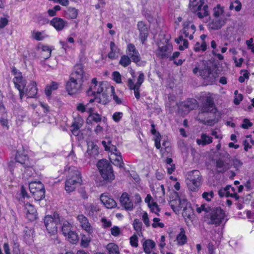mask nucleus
Returning a JSON list of instances; mask_svg holds the SVG:
<instances>
[{
    "mask_svg": "<svg viewBox=\"0 0 254 254\" xmlns=\"http://www.w3.org/2000/svg\"><path fill=\"white\" fill-rule=\"evenodd\" d=\"M109 87L108 83L97 82L96 78L92 79L89 89L87 91V96L93 97L89 99V103L92 104L94 101L105 105L109 102V96L107 91Z\"/></svg>",
    "mask_w": 254,
    "mask_h": 254,
    "instance_id": "obj_1",
    "label": "nucleus"
},
{
    "mask_svg": "<svg viewBox=\"0 0 254 254\" xmlns=\"http://www.w3.org/2000/svg\"><path fill=\"white\" fill-rule=\"evenodd\" d=\"M84 81V71L81 65L74 66L73 72L66 84V90L69 95H74L80 91Z\"/></svg>",
    "mask_w": 254,
    "mask_h": 254,
    "instance_id": "obj_2",
    "label": "nucleus"
},
{
    "mask_svg": "<svg viewBox=\"0 0 254 254\" xmlns=\"http://www.w3.org/2000/svg\"><path fill=\"white\" fill-rule=\"evenodd\" d=\"M64 171L67 178L65 183V190L67 192H70L81 184L82 180L81 173L76 167L68 165L65 167Z\"/></svg>",
    "mask_w": 254,
    "mask_h": 254,
    "instance_id": "obj_3",
    "label": "nucleus"
},
{
    "mask_svg": "<svg viewBox=\"0 0 254 254\" xmlns=\"http://www.w3.org/2000/svg\"><path fill=\"white\" fill-rule=\"evenodd\" d=\"M198 72L200 76L209 83L214 82L217 76V74L208 65L206 61H202L200 63L197 64L193 69V73L196 74Z\"/></svg>",
    "mask_w": 254,
    "mask_h": 254,
    "instance_id": "obj_4",
    "label": "nucleus"
},
{
    "mask_svg": "<svg viewBox=\"0 0 254 254\" xmlns=\"http://www.w3.org/2000/svg\"><path fill=\"white\" fill-rule=\"evenodd\" d=\"M61 218L58 213H55L53 215H47L44 219V223L47 230L51 235L56 234L60 224H61Z\"/></svg>",
    "mask_w": 254,
    "mask_h": 254,
    "instance_id": "obj_5",
    "label": "nucleus"
},
{
    "mask_svg": "<svg viewBox=\"0 0 254 254\" xmlns=\"http://www.w3.org/2000/svg\"><path fill=\"white\" fill-rule=\"evenodd\" d=\"M202 177L198 170H194L188 173L187 184L190 190L196 191L201 185Z\"/></svg>",
    "mask_w": 254,
    "mask_h": 254,
    "instance_id": "obj_6",
    "label": "nucleus"
},
{
    "mask_svg": "<svg viewBox=\"0 0 254 254\" xmlns=\"http://www.w3.org/2000/svg\"><path fill=\"white\" fill-rule=\"evenodd\" d=\"M207 216L210 219L208 223L209 224H215L218 226L222 222L225 216V213L221 207H217L212 208Z\"/></svg>",
    "mask_w": 254,
    "mask_h": 254,
    "instance_id": "obj_7",
    "label": "nucleus"
},
{
    "mask_svg": "<svg viewBox=\"0 0 254 254\" xmlns=\"http://www.w3.org/2000/svg\"><path fill=\"white\" fill-rule=\"evenodd\" d=\"M12 73L14 75L13 82L15 86L19 90L20 98L22 99L24 95V89L26 84V80L23 79L21 72L15 68H12Z\"/></svg>",
    "mask_w": 254,
    "mask_h": 254,
    "instance_id": "obj_8",
    "label": "nucleus"
},
{
    "mask_svg": "<svg viewBox=\"0 0 254 254\" xmlns=\"http://www.w3.org/2000/svg\"><path fill=\"white\" fill-rule=\"evenodd\" d=\"M29 190L34 199L39 201L45 196V189L43 185L40 181L31 182L29 184Z\"/></svg>",
    "mask_w": 254,
    "mask_h": 254,
    "instance_id": "obj_9",
    "label": "nucleus"
},
{
    "mask_svg": "<svg viewBox=\"0 0 254 254\" xmlns=\"http://www.w3.org/2000/svg\"><path fill=\"white\" fill-rule=\"evenodd\" d=\"M97 166L103 180H108L111 173L110 162L106 159H102L98 162Z\"/></svg>",
    "mask_w": 254,
    "mask_h": 254,
    "instance_id": "obj_10",
    "label": "nucleus"
},
{
    "mask_svg": "<svg viewBox=\"0 0 254 254\" xmlns=\"http://www.w3.org/2000/svg\"><path fill=\"white\" fill-rule=\"evenodd\" d=\"M217 112V110L215 106L213 99L209 96L207 97L199 108V114L207 113H212L216 114Z\"/></svg>",
    "mask_w": 254,
    "mask_h": 254,
    "instance_id": "obj_11",
    "label": "nucleus"
},
{
    "mask_svg": "<svg viewBox=\"0 0 254 254\" xmlns=\"http://www.w3.org/2000/svg\"><path fill=\"white\" fill-rule=\"evenodd\" d=\"M15 159L17 162L24 164L26 166L27 168L25 171V173L28 175V172H31L33 169L29 167V160L26 151L24 150H18L16 154Z\"/></svg>",
    "mask_w": 254,
    "mask_h": 254,
    "instance_id": "obj_12",
    "label": "nucleus"
},
{
    "mask_svg": "<svg viewBox=\"0 0 254 254\" xmlns=\"http://www.w3.org/2000/svg\"><path fill=\"white\" fill-rule=\"evenodd\" d=\"M127 54L131 59L132 61L138 64L140 61V55L136 50L135 46L132 44H128L127 48Z\"/></svg>",
    "mask_w": 254,
    "mask_h": 254,
    "instance_id": "obj_13",
    "label": "nucleus"
},
{
    "mask_svg": "<svg viewBox=\"0 0 254 254\" xmlns=\"http://www.w3.org/2000/svg\"><path fill=\"white\" fill-rule=\"evenodd\" d=\"M23 212L26 218L30 221H34L36 219L37 213L34 206L29 202L25 203Z\"/></svg>",
    "mask_w": 254,
    "mask_h": 254,
    "instance_id": "obj_14",
    "label": "nucleus"
},
{
    "mask_svg": "<svg viewBox=\"0 0 254 254\" xmlns=\"http://www.w3.org/2000/svg\"><path fill=\"white\" fill-rule=\"evenodd\" d=\"M187 200L186 199H181L179 197L171 200L169 204L172 209L176 213H179L182 208H183L186 204H187Z\"/></svg>",
    "mask_w": 254,
    "mask_h": 254,
    "instance_id": "obj_15",
    "label": "nucleus"
},
{
    "mask_svg": "<svg viewBox=\"0 0 254 254\" xmlns=\"http://www.w3.org/2000/svg\"><path fill=\"white\" fill-rule=\"evenodd\" d=\"M90 104H87V112L89 113V116L87 119L86 123L88 125H92L94 123H97L101 121V118L98 114L94 113V108L90 106Z\"/></svg>",
    "mask_w": 254,
    "mask_h": 254,
    "instance_id": "obj_16",
    "label": "nucleus"
},
{
    "mask_svg": "<svg viewBox=\"0 0 254 254\" xmlns=\"http://www.w3.org/2000/svg\"><path fill=\"white\" fill-rule=\"evenodd\" d=\"M112 164L115 166L122 169L124 167V163L120 152H118L117 148L112 145Z\"/></svg>",
    "mask_w": 254,
    "mask_h": 254,
    "instance_id": "obj_17",
    "label": "nucleus"
},
{
    "mask_svg": "<svg viewBox=\"0 0 254 254\" xmlns=\"http://www.w3.org/2000/svg\"><path fill=\"white\" fill-rule=\"evenodd\" d=\"M190 22L189 21L184 22L183 28L180 32L184 34L186 37H189L190 39L191 40L193 38V34L195 31L196 27L193 24L190 26Z\"/></svg>",
    "mask_w": 254,
    "mask_h": 254,
    "instance_id": "obj_18",
    "label": "nucleus"
},
{
    "mask_svg": "<svg viewBox=\"0 0 254 254\" xmlns=\"http://www.w3.org/2000/svg\"><path fill=\"white\" fill-rule=\"evenodd\" d=\"M198 106L196 100L190 98L182 102L180 105V108L185 112L188 113L191 110H194Z\"/></svg>",
    "mask_w": 254,
    "mask_h": 254,
    "instance_id": "obj_19",
    "label": "nucleus"
},
{
    "mask_svg": "<svg viewBox=\"0 0 254 254\" xmlns=\"http://www.w3.org/2000/svg\"><path fill=\"white\" fill-rule=\"evenodd\" d=\"M172 50V46L169 44H167L165 46L160 47L156 51V56L161 59H166L169 57Z\"/></svg>",
    "mask_w": 254,
    "mask_h": 254,
    "instance_id": "obj_20",
    "label": "nucleus"
},
{
    "mask_svg": "<svg viewBox=\"0 0 254 254\" xmlns=\"http://www.w3.org/2000/svg\"><path fill=\"white\" fill-rule=\"evenodd\" d=\"M77 219L79 222L81 228L85 230L89 235L93 232V229L89 223L87 218L83 215H79L77 217Z\"/></svg>",
    "mask_w": 254,
    "mask_h": 254,
    "instance_id": "obj_21",
    "label": "nucleus"
},
{
    "mask_svg": "<svg viewBox=\"0 0 254 254\" xmlns=\"http://www.w3.org/2000/svg\"><path fill=\"white\" fill-rule=\"evenodd\" d=\"M138 30L139 31V38L142 44L147 40L148 35V30L146 25L142 21L137 23Z\"/></svg>",
    "mask_w": 254,
    "mask_h": 254,
    "instance_id": "obj_22",
    "label": "nucleus"
},
{
    "mask_svg": "<svg viewBox=\"0 0 254 254\" xmlns=\"http://www.w3.org/2000/svg\"><path fill=\"white\" fill-rule=\"evenodd\" d=\"M50 24L57 31H61L67 26V22L60 17H55L50 21Z\"/></svg>",
    "mask_w": 254,
    "mask_h": 254,
    "instance_id": "obj_23",
    "label": "nucleus"
},
{
    "mask_svg": "<svg viewBox=\"0 0 254 254\" xmlns=\"http://www.w3.org/2000/svg\"><path fill=\"white\" fill-rule=\"evenodd\" d=\"M120 201L122 205L124 207L126 210L131 211L133 210V204L130 200L128 194L127 192H124L120 197Z\"/></svg>",
    "mask_w": 254,
    "mask_h": 254,
    "instance_id": "obj_24",
    "label": "nucleus"
},
{
    "mask_svg": "<svg viewBox=\"0 0 254 254\" xmlns=\"http://www.w3.org/2000/svg\"><path fill=\"white\" fill-rule=\"evenodd\" d=\"M37 90L36 82L32 81L24 89V94H25L28 97H34L36 95Z\"/></svg>",
    "mask_w": 254,
    "mask_h": 254,
    "instance_id": "obj_25",
    "label": "nucleus"
},
{
    "mask_svg": "<svg viewBox=\"0 0 254 254\" xmlns=\"http://www.w3.org/2000/svg\"><path fill=\"white\" fill-rule=\"evenodd\" d=\"M83 124V120L82 118L79 117L74 119V121L71 126V131L75 136H77L79 133V128L81 127Z\"/></svg>",
    "mask_w": 254,
    "mask_h": 254,
    "instance_id": "obj_26",
    "label": "nucleus"
},
{
    "mask_svg": "<svg viewBox=\"0 0 254 254\" xmlns=\"http://www.w3.org/2000/svg\"><path fill=\"white\" fill-rule=\"evenodd\" d=\"M37 49L41 53V58L47 59L50 57L52 49L48 46L39 45Z\"/></svg>",
    "mask_w": 254,
    "mask_h": 254,
    "instance_id": "obj_27",
    "label": "nucleus"
},
{
    "mask_svg": "<svg viewBox=\"0 0 254 254\" xmlns=\"http://www.w3.org/2000/svg\"><path fill=\"white\" fill-rule=\"evenodd\" d=\"M87 153L91 157H95L98 154V147L93 141L87 142Z\"/></svg>",
    "mask_w": 254,
    "mask_h": 254,
    "instance_id": "obj_28",
    "label": "nucleus"
},
{
    "mask_svg": "<svg viewBox=\"0 0 254 254\" xmlns=\"http://www.w3.org/2000/svg\"><path fill=\"white\" fill-rule=\"evenodd\" d=\"M61 224H60L59 228H61V231L64 235L67 234V233L71 231V224L64 218H61Z\"/></svg>",
    "mask_w": 254,
    "mask_h": 254,
    "instance_id": "obj_29",
    "label": "nucleus"
},
{
    "mask_svg": "<svg viewBox=\"0 0 254 254\" xmlns=\"http://www.w3.org/2000/svg\"><path fill=\"white\" fill-rule=\"evenodd\" d=\"M216 167L217 168V172L219 173H224L229 168L228 164L225 163L221 159L216 160Z\"/></svg>",
    "mask_w": 254,
    "mask_h": 254,
    "instance_id": "obj_30",
    "label": "nucleus"
},
{
    "mask_svg": "<svg viewBox=\"0 0 254 254\" xmlns=\"http://www.w3.org/2000/svg\"><path fill=\"white\" fill-rule=\"evenodd\" d=\"M202 5L199 4L195 7L194 12H196V15L199 18H202L208 15V6L205 5L203 8H201Z\"/></svg>",
    "mask_w": 254,
    "mask_h": 254,
    "instance_id": "obj_31",
    "label": "nucleus"
},
{
    "mask_svg": "<svg viewBox=\"0 0 254 254\" xmlns=\"http://www.w3.org/2000/svg\"><path fill=\"white\" fill-rule=\"evenodd\" d=\"M176 240L178 242V245L179 246H183L187 242V237L186 235V232L183 228H180V232L177 236Z\"/></svg>",
    "mask_w": 254,
    "mask_h": 254,
    "instance_id": "obj_32",
    "label": "nucleus"
},
{
    "mask_svg": "<svg viewBox=\"0 0 254 254\" xmlns=\"http://www.w3.org/2000/svg\"><path fill=\"white\" fill-rule=\"evenodd\" d=\"M100 200L105 207L108 209L111 208V198L109 193L102 194L100 196Z\"/></svg>",
    "mask_w": 254,
    "mask_h": 254,
    "instance_id": "obj_33",
    "label": "nucleus"
},
{
    "mask_svg": "<svg viewBox=\"0 0 254 254\" xmlns=\"http://www.w3.org/2000/svg\"><path fill=\"white\" fill-rule=\"evenodd\" d=\"M212 142V138L205 133L201 134V138L196 140V142L198 145H202L203 146L209 144Z\"/></svg>",
    "mask_w": 254,
    "mask_h": 254,
    "instance_id": "obj_34",
    "label": "nucleus"
},
{
    "mask_svg": "<svg viewBox=\"0 0 254 254\" xmlns=\"http://www.w3.org/2000/svg\"><path fill=\"white\" fill-rule=\"evenodd\" d=\"M226 22L225 19H218L213 21L209 23V28L213 30H218L225 25Z\"/></svg>",
    "mask_w": 254,
    "mask_h": 254,
    "instance_id": "obj_35",
    "label": "nucleus"
},
{
    "mask_svg": "<svg viewBox=\"0 0 254 254\" xmlns=\"http://www.w3.org/2000/svg\"><path fill=\"white\" fill-rule=\"evenodd\" d=\"M155 246V243L150 239L146 240L143 244L144 251L147 254L151 253L152 249Z\"/></svg>",
    "mask_w": 254,
    "mask_h": 254,
    "instance_id": "obj_36",
    "label": "nucleus"
},
{
    "mask_svg": "<svg viewBox=\"0 0 254 254\" xmlns=\"http://www.w3.org/2000/svg\"><path fill=\"white\" fill-rule=\"evenodd\" d=\"M64 236L68 241L72 244H76L78 242V236L74 231H71Z\"/></svg>",
    "mask_w": 254,
    "mask_h": 254,
    "instance_id": "obj_37",
    "label": "nucleus"
},
{
    "mask_svg": "<svg viewBox=\"0 0 254 254\" xmlns=\"http://www.w3.org/2000/svg\"><path fill=\"white\" fill-rule=\"evenodd\" d=\"M59 87V83L53 81L50 84L47 85L45 89V92L47 96L50 97L53 91L57 89Z\"/></svg>",
    "mask_w": 254,
    "mask_h": 254,
    "instance_id": "obj_38",
    "label": "nucleus"
},
{
    "mask_svg": "<svg viewBox=\"0 0 254 254\" xmlns=\"http://www.w3.org/2000/svg\"><path fill=\"white\" fill-rule=\"evenodd\" d=\"M127 86L130 90H134V94L135 98L137 99H139L140 94H139V89L140 87H137V86H134V82L130 78H129L128 79Z\"/></svg>",
    "mask_w": 254,
    "mask_h": 254,
    "instance_id": "obj_39",
    "label": "nucleus"
},
{
    "mask_svg": "<svg viewBox=\"0 0 254 254\" xmlns=\"http://www.w3.org/2000/svg\"><path fill=\"white\" fill-rule=\"evenodd\" d=\"M32 37L37 41H42L48 37L45 31H34L32 32Z\"/></svg>",
    "mask_w": 254,
    "mask_h": 254,
    "instance_id": "obj_40",
    "label": "nucleus"
},
{
    "mask_svg": "<svg viewBox=\"0 0 254 254\" xmlns=\"http://www.w3.org/2000/svg\"><path fill=\"white\" fill-rule=\"evenodd\" d=\"M24 233V238L25 241L28 242L32 241L34 236V230L32 228L25 227Z\"/></svg>",
    "mask_w": 254,
    "mask_h": 254,
    "instance_id": "obj_41",
    "label": "nucleus"
},
{
    "mask_svg": "<svg viewBox=\"0 0 254 254\" xmlns=\"http://www.w3.org/2000/svg\"><path fill=\"white\" fill-rule=\"evenodd\" d=\"M182 215L184 217L188 218H190L191 216L193 215L192 209L188 202L183 207Z\"/></svg>",
    "mask_w": 254,
    "mask_h": 254,
    "instance_id": "obj_42",
    "label": "nucleus"
},
{
    "mask_svg": "<svg viewBox=\"0 0 254 254\" xmlns=\"http://www.w3.org/2000/svg\"><path fill=\"white\" fill-rule=\"evenodd\" d=\"M98 210V206L93 204H87L85 206L86 212L90 216L93 215L94 213L96 212Z\"/></svg>",
    "mask_w": 254,
    "mask_h": 254,
    "instance_id": "obj_43",
    "label": "nucleus"
},
{
    "mask_svg": "<svg viewBox=\"0 0 254 254\" xmlns=\"http://www.w3.org/2000/svg\"><path fill=\"white\" fill-rule=\"evenodd\" d=\"M67 17L70 19H75L78 15V10L74 7H69L65 12Z\"/></svg>",
    "mask_w": 254,
    "mask_h": 254,
    "instance_id": "obj_44",
    "label": "nucleus"
},
{
    "mask_svg": "<svg viewBox=\"0 0 254 254\" xmlns=\"http://www.w3.org/2000/svg\"><path fill=\"white\" fill-rule=\"evenodd\" d=\"M152 196L150 194H148L147 195L145 198V202L148 203V205L150 207L152 210H153L154 208L156 209V211L159 212L160 208H159L156 202H153L152 205L150 203L151 200L152 199Z\"/></svg>",
    "mask_w": 254,
    "mask_h": 254,
    "instance_id": "obj_45",
    "label": "nucleus"
},
{
    "mask_svg": "<svg viewBox=\"0 0 254 254\" xmlns=\"http://www.w3.org/2000/svg\"><path fill=\"white\" fill-rule=\"evenodd\" d=\"M131 61V59L127 55H124L121 57L119 63L122 66L127 67L130 64Z\"/></svg>",
    "mask_w": 254,
    "mask_h": 254,
    "instance_id": "obj_46",
    "label": "nucleus"
},
{
    "mask_svg": "<svg viewBox=\"0 0 254 254\" xmlns=\"http://www.w3.org/2000/svg\"><path fill=\"white\" fill-rule=\"evenodd\" d=\"M91 240V237L89 236H86L85 235H82L81 240V246L82 247L86 248L88 246L89 243Z\"/></svg>",
    "mask_w": 254,
    "mask_h": 254,
    "instance_id": "obj_47",
    "label": "nucleus"
},
{
    "mask_svg": "<svg viewBox=\"0 0 254 254\" xmlns=\"http://www.w3.org/2000/svg\"><path fill=\"white\" fill-rule=\"evenodd\" d=\"M0 123L3 127H5L7 129L9 128L6 112H4L2 116L0 117Z\"/></svg>",
    "mask_w": 254,
    "mask_h": 254,
    "instance_id": "obj_48",
    "label": "nucleus"
},
{
    "mask_svg": "<svg viewBox=\"0 0 254 254\" xmlns=\"http://www.w3.org/2000/svg\"><path fill=\"white\" fill-rule=\"evenodd\" d=\"M213 196L214 193L212 190L208 192H204L202 194V198L207 201H210Z\"/></svg>",
    "mask_w": 254,
    "mask_h": 254,
    "instance_id": "obj_49",
    "label": "nucleus"
},
{
    "mask_svg": "<svg viewBox=\"0 0 254 254\" xmlns=\"http://www.w3.org/2000/svg\"><path fill=\"white\" fill-rule=\"evenodd\" d=\"M112 76H113V79L117 83H121L122 82V76L118 71L113 72L112 73Z\"/></svg>",
    "mask_w": 254,
    "mask_h": 254,
    "instance_id": "obj_50",
    "label": "nucleus"
},
{
    "mask_svg": "<svg viewBox=\"0 0 254 254\" xmlns=\"http://www.w3.org/2000/svg\"><path fill=\"white\" fill-rule=\"evenodd\" d=\"M142 223L139 219H135L133 221V226L134 230L136 231H141Z\"/></svg>",
    "mask_w": 254,
    "mask_h": 254,
    "instance_id": "obj_51",
    "label": "nucleus"
},
{
    "mask_svg": "<svg viewBox=\"0 0 254 254\" xmlns=\"http://www.w3.org/2000/svg\"><path fill=\"white\" fill-rule=\"evenodd\" d=\"M123 116V113L122 112H116L112 116V119L115 122L118 123L122 119Z\"/></svg>",
    "mask_w": 254,
    "mask_h": 254,
    "instance_id": "obj_52",
    "label": "nucleus"
},
{
    "mask_svg": "<svg viewBox=\"0 0 254 254\" xmlns=\"http://www.w3.org/2000/svg\"><path fill=\"white\" fill-rule=\"evenodd\" d=\"M213 10V15L216 17H219L223 12V8L220 6V4H218L216 7L214 8Z\"/></svg>",
    "mask_w": 254,
    "mask_h": 254,
    "instance_id": "obj_53",
    "label": "nucleus"
},
{
    "mask_svg": "<svg viewBox=\"0 0 254 254\" xmlns=\"http://www.w3.org/2000/svg\"><path fill=\"white\" fill-rule=\"evenodd\" d=\"M211 209L212 208L209 206L205 207V205L203 204L200 207L197 208L196 211L199 213H201L202 211H204L209 214Z\"/></svg>",
    "mask_w": 254,
    "mask_h": 254,
    "instance_id": "obj_54",
    "label": "nucleus"
},
{
    "mask_svg": "<svg viewBox=\"0 0 254 254\" xmlns=\"http://www.w3.org/2000/svg\"><path fill=\"white\" fill-rule=\"evenodd\" d=\"M198 121L203 124V125H210V126H212L213 125H214L215 123L217 122V120H216L215 119H211V120H207V121H205L204 120H203V119H198Z\"/></svg>",
    "mask_w": 254,
    "mask_h": 254,
    "instance_id": "obj_55",
    "label": "nucleus"
},
{
    "mask_svg": "<svg viewBox=\"0 0 254 254\" xmlns=\"http://www.w3.org/2000/svg\"><path fill=\"white\" fill-rule=\"evenodd\" d=\"M160 219L158 218H154L153 220V223L152 224V226L153 228H156L157 227L160 228H163L164 227V224L163 223L159 222Z\"/></svg>",
    "mask_w": 254,
    "mask_h": 254,
    "instance_id": "obj_56",
    "label": "nucleus"
},
{
    "mask_svg": "<svg viewBox=\"0 0 254 254\" xmlns=\"http://www.w3.org/2000/svg\"><path fill=\"white\" fill-rule=\"evenodd\" d=\"M233 165L237 171L239 170L240 168L243 165V162L239 159H234L233 160Z\"/></svg>",
    "mask_w": 254,
    "mask_h": 254,
    "instance_id": "obj_57",
    "label": "nucleus"
},
{
    "mask_svg": "<svg viewBox=\"0 0 254 254\" xmlns=\"http://www.w3.org/2000/svg\"><path fill=\"white\" fill-rule=\"evenodd\" d=\"M130 243L132 247H137L138 246V238L136 235H133L130 238Z\"/></svg>",
    "mask_w": 254,
    "mask_h": 254,
    "instance_id": "obj_58",
    "label": "nucleus"
},
{
    "mask_svg": "<svg viewBox=\"0 0 254 254\" xmlns=\"http://www.w3.org/2000/svg\"><path fill=\"white\" fill-rule=\"evenodd\" d=\"M102 143L105 150L110 151L111 146V141L109 139H107V140H103Z\"/></svg>",
    "mask_w": 254,
    "mask_h": 254,
    "instance_id": "obj_59",
    "label": "nucleus"
},
{
    "mask_svg": "<svg viewBox=\"0 0 254 254\" xmlns=\"http://www.w3.org/2000/svg\"><path fill=\"white\" fill-rule=\"evenodd\" d=\"M144 74L142 72L140 73L137 78V81L136 83L134 84V86L137 87H140L144 81Z\"/></svg>",
    "mask_w": 254,
    "mask_h": 254,
    "instance_id": "obj_60",
    "label": "nucleus"
},
{
    "mask_svg": "<svg viewBox=\"0 0 254 254\" xmlns=\"http://www.w3.org/2000/svg\"><path fill=\"white\" fill-rule=\"evenodd\" d=\"M243 123H244L241 125V127L244 129H248L253 125V123L250 122L247 119H245L243 120Z\"/></svg>",
    "mask_w": 254,
    "mask_h": 254,
    "instance_id": "obj_61",
    "label": "nucleus"
},
{
    "mask_svg": "<svg viewBox=\"0 0 254 254\" xmlns=\"http://www.w3.org/2000/svg\"><path fill=\"white\" fill-rule=\"evenodd\" d=\"M76 109L78 111L81 113H83L85 111L87 112V104L85 106L82 103H79L77 105Z\"/></svg>",
    "mask_w": 254,
    "mask_h": 254,
    "instance_id": "obj_62",
    "label": "nucleus"
},
{
    "mask_svg": "<svg viewBox=\"0 0 254 254\" xmlns=\"http://www.w3.org/2000/svg\"><path fill=\"white\" fill-rule=\"evenodd\" d=\"M142 220L146 227L150 226V221L146 212H144L142 215Z\"/></svg>",
    "mask_w": 254,
    "mask_h": 254,
    "instance_id": "obj_63",
    "label": "nucleus"
},
{
    "mask_svg": "<svg viewBox=\"0 0 254 254\" xmlns=\"http://www.w3.org/2000/svg\"><path fill=\"white\" fill-rule=\"evenodd\" d=\"M121 233L120 228L117 226L112 227V235L115 237L118 236Z\"/></svg>",
    "mask_w": 254,
    "mask_h": 254,
    "instance_id": "obj_64",
    "label": "nucleus"
}]
</instances>
